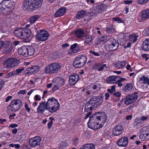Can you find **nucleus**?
Segmentation results:
<instances>
[{"label":"nucleus","instance_id":"nucleus-27","mask_svg":"<svg viewBox=\"0 0 149 149\" xmlns=\"http://www.w3.org/2000/svg\"><path fill=\"white\" fill-rule=\"evenodd\" d=\"M94 66L99 71H102L104 69V68H107V65L106 64L102 65V63H97L94 65Z\"/></svg>","mask_w":149,"mask_h":149},{"label":"nucleus","instance_id":"nucleus-23","mask_svg":"<svg viewBox=\"0 0 149 149\" xmlns=\"http://www.w3.org/2000/svg\"><path fill=\"white\" fill-rule=\"evenodd\" d=\"M27 46H22L18 49V53L20 55H22L24 57H28L27 54Z\"/></svg>","mask_w":149,"mask_h":149},{"label":"nucleus","instance_id":"nucleus-18","mask_svg":"<svg viewBox=\"0 0 149 149\" xmlns=\"http://www.w3.org/2000/svg\"><path fill=\"white\" fill-rule=\"evenodd\" d=\"M24 29L18 28L14 31V33L16 37L24 40Z\"/></svg>","mask_w":149,"mask_h":149},{"label":"nucleus","instance_id":"nucleus-3","mask_svg":"<svg viewBox=\"0 0 149 149\" xmlns=\"http://www.w3.org/2000/svg\"><path fill=\"white\" fill-rule=\"evenodd\" d=\"M22 105V101L20 100L15 99L12 100L8 105L7 109L8 113L15 112L19 110Z\"/></svg>","mask_w":149,"mask_h":149},{"label":"nucleus","instance_id":"nucleus-11","mask_svg":"<svg viewBox=\"0 0 149 149\" xmlns=\"http://www.w3.org/2000/svg\"><path fill=\"white\" fill-rule=\"evenodd\" d=\"M64 80L62 78L57 77L54 79L53 80V84L54 86L52 88L53 90L55 91L62 86L64 84Z\"/></svg>","mask_w":149,"mask_h":149},{"label":"nucleus","instance_id":"nucleus-47","mask_svg":"<svg viewBox=\"0 0 149 149\" xmlns=\"http://www.w3.org/2000/svg\"><path fill=\"white\" fill-rule=\"evenodd\" d=\"M34 99L35 101H39L41 99V97L40 95H36L34 97Z\"/></svg>","mask_w":149,"mask_h":149},{"label":"nucleus","instance_id":"nucleus-49","mask_svg":"<svg viewBox=\"0 0 149 149\" xmlns=\"http://www.w3.org/2000/svg\"><path fill=\"white\" fill-rule=\"evenodd\" d=\"M117 77L118 78H117L118 79L117 80V83H118V82H121L125 81L126 80L125 79L123 78H120L119 76H118Z\"/></svg>","mask_w":149,"mask_h":149},{"label":"nucleus","instance_id":"nucleus-62","mask_svg":"<svg viewBox=\"0 0 149 149\" xmlns=\"http://www.w3.org/2000/svg\"><path fill=\"white\" fill-rule=\"evenodd\" d=\"M147 54H143L142 55V57L145 59V61H147V60L148 59H149V58L147 56Z\"/></svg>","mask_w":149,"mask_h":149},{"label":"nucleus","instance_id":"nucleus-45","mask_svg":"<svg viewBox=\"0 0 149 149\" xmlns=\"http://www.w3.org/2000/svg\"><path fill=\"white\" fill-rule=\"evenodd\" d=\"M7 41H3L0 40V50H1L2 47H4Z\"/></svg>","mask_w":149,"mask_h":149},{"label":"nucleus","instance_id":"nucleus-36","mask_svg":"<svg viewBox=\"0 0 149 149\" xmlns=\"http://www.w3.org/2000/svg\"><path fill=\"white\" fill-rule=\"evenodd\" d=\"M86 14V12L84 10H81L78 12L76 15V18L78 19L84 17Z\"/></svg>","mask_w":149,"mask_h":149},{"label":"nucleus","instance_id":"nucleus-38","mask_svg":"<svg viewBox=\"0 0 149 149\" xmlns=\"http://www.w3.org/2000/svg\"><path fill=\"white\" fill-rule=\"evenodd\" d=\"M39 18V17L38 15H34L29 18V21L31 24H32L34 23Z\"/></svg>","mask_w":149,"mask_h":149},{"label":"nucleus","instance_id":"nucleus-30","mask_svg":"<svg viewBox=\"0 0 149 149\" xmlns=\"http://www.w3.org/2000/svg\"><path fill=\"white\" fill-rule=\"evenodd\" d=\"M142 48L144 51H148L149 50V39H146L143 42Z\"/></svg>","mask_w":149,"mask_h":149},{"label":"nucleus","instance_id":"nucleus-55","mask_svg":"<svg viewBox=\"0 0 149 149\" xmlns=\"http://www.w3.org/2000/svg\"><path fill=\"white\" fill-rule=\"evenodd\" d=\"M141 122V121L139 118H136L134 122V124L135 125H137L139 123H140Z\"/></svg>","mask_w":149,"mask_h":149},{"label":"nucleus","instance_id":"nucleus-2","mask_svg":"<svg viewBox=\"0 0 149 149\" xmlns=\"http://www.w3.org/2000/svg\"><path fill=\"white\" fill-rule=\"evenodd\" d=\"M43 0H25L23 4L26 9L35 10L41 7Z\"/></svg>","mask_w":149,"mask_h":149},{"label":"nucleus","instance_id":"nucleus-64","mask_svg":"<svg viewBox=\"0 0 149 149\" xmlns=\"http://www.w3.org/2000/svg\"><path fill=\"white\" fill-rule=\"evenodd\" d=\"M144 33H145L146 36H149V28L145 30Z\"/></svg>","mask_w":149,"mask_h":149},{"label":"nucleus","instance_id":"nucleus-51","mask_svg":"<svg viewBox=\"0 0 149 149\" xmlns=\"http://www.w3.org/2000/svg\"><path fill=\"white\" fill-rule=\"evenodd\" d=\"M90 86L91 88H92L94 90L96 89L97 88V85L93 84H91Z\"/></svg>","mask_w":149,"mask_h":149},{"label":"nucleus","instance_id":"nucleus-37","mask_svg":"<svg viewBox=\"0 0 149 149\" xmlns=\"http://www.w3.org/2000/svg\"><path fill=\"white\" fill-rule=\"evenodd\" d=\"M126 64V62L118 61L115 65V67L116 68L119 69L122 68L125 66Z\"/></svg>","mask_w":149,"mask_h":149},{"label":"nucleus","instance_id":"nucleus-12","mask_svg":"<svg viewBox=\"0 0 149 149\" xmlns=\"http://www.w3.org/2000/svg\"><path fill=\"white\" fill-rule=\"evenodd\" d=\"M137 93L136 92L127 95L125 98L124 102L126 105H129L132 104L136 100L138 96L136 95Z\"/></svg>","mask_w":149,"mask_h":149},{"label":"nucleus","instance_id":"nucleus-22","mask_svg":"<svg viewBox=\"0 0 149 149\" xmlns=\"http://www.w3.org/2000/svg\"><path fill=\"white\" fill-rule=\"evenodd\" d=\"M39 70V67L37 66H33L31 67L28 68L26 70L25 72L26 74H28L31 75L33 74H35L38 72Z\"/></svg>","mask_w":149,"mask_h":149},{"label":"nucleus","instance_id":"nucleus-48","mask_svg":"<svg viewBox=\"0 0 149 149\" xmlns=\"http://www.w3.org/2000/svg\"><path fill=\"white\" fill-rule=\"evenodd\" d=\"M149 0H139L138 3L139 4H145L147 3Z\"/></svg>","mask_w":149,"mask_h":149},{"label":"nucleus","instance_id":"nucleus-39","mask_svg":"<svg viewBox=\"0 0 149 149\" xmlns=\"http://www.w3.org/2000/svg\"><path fill=\"white\" fill-rule=\"evenodd\" d=\"M73 65L74 67L76 68H80L84 66V65L81 63V62H79L76 59L74 61L73 63Z\"/></svg>","mask_w":149,"mask_h":149},{"label":"nucleus","instance_id":"nucleus-4","mask_svg":"<svg viewBox=\"0 0 149 149\" xmlns=\"http://www.w3.org/2000/svg\"><path fill=\"white\" fill-rule=\"evenodd\" d=\"M62 64L59 63H54L49 65L45 68L44 71L45 73L48 74H53L57 73L61 70Z\"/></svg>","mask_w":149,"mask_h":149},{"label":"nucleus","instance_id":"nucleus-25","mask_svg":"<svg viewBox=\"0 0 149 149\" xmlns=\"http://www.w3.org/2000/svg\"><path fill=\"white\" fill-rule=\"evenodd\" d=\"M66 11V9L65 8H61L56 12L55 14V16L56 17L61 16L65 13Z\"/></svg>","mask_w":149,"mask_h":149},{"label":"nucleus","instance_id":"nucleus-46","mask_svg":"<svg viewBox=\"0 0 149 149\" xmlns=\"http://www.w3.org/2000/svg\"><path fill=\"white\" fill-rule=\"evenodd\" d=\"M113 19L115 21L117 22L118 23H121L122 22V21L120 18L119 17H115L113 18Z\"/></svg>","mask_w":149,"mask_h":149},{"label":"nucleus","instance_id":"nucleus-26","mask_svg":"<svg viewBox=\"0 0 149 149\" xmlns=\"http://www.w3.org/2000/svg\"><path fill=\"white\" fill-rule=\"evenodd\" d=\"M24 41L26 42L29 41L28 38L30 37L31 35V32L30 30L24 29Z\"/></svg>","mask_w":149,"mask_h":149},{"label":"nucleus","instance_id":"nucleus-29","mask_svg":"<svg viewBox=\"0 0 149 149\" xmlns=\"http://www.w3.org/2000/svg\"><path fill=\"white\" fill-rule=\"evenodd\" d=\"M76 59L79 62H81L84 65L87 61L86 56L84 55H79Z\"/></svg>","mask_w":149,"mask_h":149},{"label":"nucleus","instance_id":"nucleus-14","mask_svg":"<svg viewBox=\"0 0 149 149\" xmlns=\"http://www.w3.org/2000/svg\"><path fill=\"white\" fill-rule=\"evenodd\" d=\"M102 102V98L101 97H97L96 96L94 97L91 98L88 102L89 104L92 106H94L95 105L96 106L100 104Z\"/></svg>","mask_w":149,"mask_h":149},{"label":"nucleus","instance_id":"nucleus-60","mask_svg":"<svg viewBox=\"0 0 149 149\" xmlns=\"http://www.w3.org/2000/svg\"><path fill=\"white\" fill-rule=\"evenodd\" d=\"M148 117L146 116H142L139 118L141 121H143L146 120L147 119Z\"/></svg>","mask_w":149,"mask_h":149},{"label":"nucleus","instance_id":"nucleus-15","mask_svg":"<svg viewBox=\"0 0 149 149\" xmlns=\"http://www.w3.org/2000/svg\"><path fill=\"white\" fill-rule=\"evenodd\" d=\"M123 127L120 124L116 125L112 130V134L114 136H118L121 134L124 131Z\"/></svg>","mask_w":149,"mask_h":149},{"label":"nucleus","instance_id":"nucleus-6","mask_svg":"<svg viewBox=\"0 0 149 149\" xmlns=\"http://www.w3.org/2000/svg\"><path fill=\"white\" fill-rule=\"evenodd\" d=\"M107 44L105 45L107 51L111 52L118 49L119 44L114 38H112L107 40Z\"/></svg>","mask_w":149,"mask_h":149},{"label":"nucleus","instance_id":"nucleus-1","mask_svg":"<svg viewBox=\"0 0 149 149\" xmlns=\"http://www.w3.org/2000/svg\"><path fill=\"white\" fill-rule=\"evenodd\" d=\"M107 120L104 113H96L89 118L88 124V127L93 130H96L102 127Z\"/></svg>","mask_w":149,"mask_h":149},{"label":"nucleus","instance_id":"nucleus-41","mask_svg":"<svg viewBox=\"0 0 149 149\" xmlns=\"http://www.w3.org/2000/svg\"><path fill=\"white\" fill-rule=\"evenodd\" d=\"M92 109V107L89 104V103L87 102L85 107V111L88 112H90L89 111H91Z\"/></svg>","mask_w":149,"mask_h":149},{"label":"nucleus","instance_id":"nucleus-8","mask_svg":"<svg viewBox=\"0 0 149 149\" xmlns=\"http://www.w3.org/2000/svg\"><path fill=\"white\" fill-rule=\"evenodd\" d=\"M49 36V34L47 31L41 29L38 31L36 38L39 41H45L47 40Z\"/></svg>","mask_w":149,"mask_h":149},{"label":"nucleus","instance_id":"nucleus-9","mask_svg":"<svg viewBox=\"0 0 149 149\" xmlns=\"http://www.w3.org/2000/svg\"><path fill=\"white\" fill-rule=\"evenodd\" d=\"M19 63V61L16 58H9L4 61L3 65L6 68L10 69L17 65Z\"/></svg>","mask_w":149,"mask_h":149},{"label":"nucleus","instance_id":"nucleus-7","mask_svg":"<svg viewBox=\"0 0 149 149\" xmlns=\"http://www.w3.org/2000/svg\"><path fill=\"white\" fill-rule=\"evenodd\" d=\"M107 6L106 5L98 3L94 5L92 13L94 15L100 13L107 11Z\"/></svg>","mask_w":149,"mask_h":149},{"label":"nucleus","instance_id":"nucleus-52","mask_svg":"<svg viewBox=\"0 0 149 149\" xmlns=\"http://www.w3.org/2000/svg\"><path fill=\"white\" fill-rule=\"evenodd\" d=\"M78 45V44L76 43H75L73 44V45L71 46L70 48L71 49L75 50V49H76V47Z\"/></svg>","mask_w":149,"mask_h":149},{"label":"nucleus","instance_id":"nucleus-10","mask_svg":"<svg viewBox=\"0 0 149 149\" xmlns=\"http://www.w3.org/2000/svg\"><path fill=\"white\" fill-rule=\"evenodd\" d=\"M139 138L142 141H145L149 139V126L143 127L140 131Z\"/></svg>","mask_w":149,"mask_h":149},{"label":"nucleus","instance_id":"nucleus-53","mask_svg":"<svg viewBox=\"0 0 149 149\" xmlns=\"http://www.w3.org/2000/svg\"><path fill=\"white\" fill-rule=\"evenodd\" d=\"M78 51H76V50H71L69 51L68 52V54L69 55H72L74 54V53L77 52Z\"/></svg>","mask_w":149,"mask_h":149},{"label":"nucleus","instance_id":"nucleus-56","mask_svg":"<svg viewBox=\"0 0 149 149\" xmlns=\"http://www.w3.org/2000/svg\"><path fill=\"white\" fill-rule=\"evenodd\" d=\"M25 107L28 112H29L31 110L30 109L29 107L28 104L26 103H25Z\"/></svg>","mask_w":149,"mask_h":149},{"label":"nucleus","instance_id":"nucleus-40","mask_svg":"<svg viewBox=\"0 0 149 149\" xmlns=\"http://www.w3.org/2000/svg\"><path fill=\"white\" fill-rule=\"evenodd\" d=\"M27 54L28 56H31L33 55L35 52V50L32 47H28L27 46Z\"/></svg>","mask_w":149,"mask_h":149},{"label":"nucleus","instance_id":"nucleus-59","mask_svg":"<svg viewBox=\"0 0 149 149\" xmlns=\"http://www.w3.org/2000/svg\"><path fill=\"white\" fill-rule=\"evenodd\" d=\"M18 125L17 124H12L10 125L9 126V127H11L12 128H15L18 126Z\"/></svg>","mask_w":149,"mask_h":149},{"label":"nucleus","instance_id":"nucleus-61","mask_svg":"<svg viewBox=\"0 0 149 149\" xmlns=\"http://www.w3.org/2000/svg\"><path fill=\"white\" fill-rule=\"evenodd\" d=\"M26 93V91L25 90H21L18 93V94H21L24 95Z\"/></svg>","mask_w":149,"mask_h":149},{"label":"nucleus","instance_id":"nucleus-33","mask_svg":"<svg viewBox=\"0 0 149 149\" xmlns=\"http://www.w3.org/2000/svg\"><path fill=\"white\" fill-rule=\"evenodd\" d=\"M79 149H95V146L93 143H87L83 145Z\"/></svg>","mask_w":149,"mask_h":149},{"label":"nucleus","instance_id":"nucleus-28","mask_svg":"<svg viewBox=\"0 0 149 149\" xmlns=\"http://www.w3.org/2000/svg\"><path fill=\"white\" fill-rule=\"evenodd\" d=\"M139 82L143 84H147L149 85V78L147 76L143 75L140 78Z\"/></svg>","mask_w":149,"mask_h":149},{"label":"nucleus","instance_id":"nucleus-42","mask_svg":"<svg viewBox=\"0 0 149 149\" xmlns=\"http://www.w3.org/2000/svg\"><path fill=\"white\" fill-rule=\"evenodd\" d=\"M92 40V37L91 36H88L85 41L84 42V43L86 45L87 44H91Z\"/></svg>","mask_w":149,"mask_h":149},{"label":"nucleus","instance_id":"nucleus-35","mask_svg":"<svg viewBox=\"0 0 149 149\" xmlns=\"http://www.w3.org/2000/svg\"><path fill=\"white\" fill-rule=\"evenodd\" d=\"M139 38L138 35L132 33L129 36L130 40L133 42H136Z\"/></svg>","mask_w":149,"mask_h":149},{"label":"nucleus","instance_id":"nucleus-19","mask_svg":"<svg viewBox=\"0 0 149 149\" xmlns=\"http://www.w3.org/2000/svg\"><path fill=\"white\" fill-rule=\"evenodd\" d=\"M117 143L118 146L126 147L128 143V139L127 137L124 136L121 138H120L117 142Z\"/></svg>","mask_w":149,"mask_h":149},{"label":"nucleus","instance_id":"nucleus-34","mask_svg":"<svg viewBox=\"0 0 149 149\" xmlns=\"http://www.w3.org/2000/svg\"><path fill=\"white\" fill-rule=\"evenodd\" d=\"M10 0H3L2 1L3 5L8 8H10L13 6V3L10 1Z\"/></svg>","mask_w":149,"mask_h":149},{"label":"nucleus","instance_id":"nucleus-57","mask_svg":"<svg viewBox=\"0 0 149 149\" xmlns=\"http://www.w3.org/2000/svg\"><path fill=\"white\" fill-rule=\"evenodd\" d=\"M4 6L3 5V3H2V1L0 3V11H3L4 10Z\"/></svg>","mask_w":149,"mask_h":149},{"label":"nucleus","instance_id":"nucleus-16","mask_svg":"<svg viewBox=\"0 0 149 149\" xmlns=\"http://www.w3.org/2000/svg\"><path fill=\"white\" fill-rule=\"evenodd\" d=\"M46 110L49 111L47 102L44 101L40 103V104L37 108L38 112L43 113Z\"/></svg>","mask_w":149,"mask_h":149},{"label":"nucleus","instance_id":"nucleus-43","mask_svg":"<svg viewBox=\"0 0 149 149\" xmlns=\"http://www.w3.org/2000/svg\"><path fill=\"white\" fill-rule=\"evenodd\" d=\"M49 119L51 120V121L49 122L47 125L48 126V128H51L52 126V125L53 123V121L54 120V118L52 117L49 118Z\"/></svg>","mask_w":149,"mask_h":149},{"label":"nucleus","instance_id":"nucleus-20","mask_svg":"<svg viewBox=\"0 0 149 149\" xmlns=\"http://www.w3.org/2000/svg\"><path fill=\"white\" fill-rule=\"evenodd\" d=\"M148 19H149V8H147L142 11L140 20L141 22H143Z\"/></svg>","mask_w":149,"mask_h":149},{"label":"nucleus","instance_id":"nucleus-54","mask_svg":"<svg viewBox=\"0 0 149 149\" xmlns=\"http://www.w3.org/2000/svg\"><path fill=\"white\" fill-rule=\"evenodd\" d=\"M89 52L95 56H98L100 55L97 53L92 51H90Z\"/></svg>","mask_w":149,"mask_h":149},{"label":"nucleus","instance_id":"nucleus-24","mask_svg":"<svg viewBox=\"0 0 149 149\" xmlns=\"http://www.w3.org/2000/svg\"><path fill=\"white\" fill-rule=\"evenodd\" d=\"M117 76H111L108 77L106 79V82L108 84H112L117 83L118 79Z\"/></svg>","mask_w":149,"mask_h":149},{"label":"nucleus","instance_id":"nucleus-32","mask_svg":"<svg viewBox=\"0 0 149 149\" xmlns=\"http://www.w3.org/2000/svg\"><path fill=\"white\" fill-rule=\"evenodd\" d=\"M75 34L76 36L79 38L83 37L84 35V33L82 29H79L75 31Z\"/></svg>","mask_w":149,"mask_h":149},{"label":"nucleus","instance_id":"nucleus-17","mask_svg":"<svg viewBox=\"0 0 149 149\" xmlns=\"http://www.w3.org/2000/svg\"><path fill=\"white\" fill-rule=\"evenodd\" d=\"M13 48V45L10 41H7L4 46V48L3 50V54H7L11 52Z\"/></svg>","mask_w":149,"mask_h":149},{"label":"nucleus","instance_id":"nucleus-58","mask_svg":"<svg viewBox=\"0 0 149 149\" xmlns=\"http://www.w3.org/2000/svg\"><path fill=\"white\" fill-rule=\"evenodd\" d=\"M3 81L2 79H0V90L3 87Z\"/></svg>","mask_w":149,"mask_h":149},{"label":"nucleus","instance_id":"nucleus-5","mask_svg":"<svg viewBox=\"0 0 149 149\" xmlns=\"http://www.w3.org/2000/svg\"><path fill=\"white\" fill-rule=\"evenodd\" d=\"M49 111L51 113L56 111L59 107L60 104L54 98H49L47 102Z\"/></svg>","mask_w":149,"mask_h":149},{"label":"nucleus","instance_id":"nucleus-21","mask_svg":"<svg viewBox=\"0 0 149 149\" xmlns=\"http://www.w3.org/2000/svg\"><path fill=\"white\" fill-rule=\"evenodd\" d=\"M79 77L77 74L71 75L69 78V83L71 85H74L78 81Z\"/></svg>","mask_w":149,"mask_h":149},{"label":"nucleus","instance_id":"nucleus-13","mask_svg":"<svg viewBox=\"0 0 149 149\" xmlns=\"http://www.w3.org/2000/svg\"><path fill=\"white\" fill-rule=\"evenodd\" d=\"M41 141V139L40 136H36L29 139V145L31 146L34 147L39 145Z\"/></svg>","mask_w":149,"mask_h":149},{"label":"nucleus","instance_id":"nucleus-50","mask_svg":"<svg viewBox=\"0 0 149 149\" xmlns=\"http://www.w3.org/2000/svg\"><path fill=\"white\" fill-rule=\"evenodd\" d=\"M24 70V67H22L20 68L16 69V71H17V74H18L22 73V72Z\"/></svg>","mask_w":149,"mask_h":149},{"label":"nucleus","instance_id":"nucleus-31","mask_svg":"<svg viewBox=\"0 0 149 149\" xmlns=\"http://www.w3.org/2000/svg\"><path fill=\"white\" fill-rule=\"evenodd\" d=\"M125 92L128 93L133 90V87L132 84L127 83L123 88Z\"/></svg>","mask_w":149,"mask_h":149},{"label":"nucleus","instance_id":"nucleus-63","mask_svg":"<svg viewBox=\"0 0 149 149\" xmlns=\"http://www.w3.org/2000/svg\"><path fill=\"white\" fill-rule=\"evenodd\" d=\"M78 139L77 138H75L74 139V141L73 142L74 144L76 146L78 142Z\"/></svg>","mask_w":149,"mask_h":149},{"label":"nucleus","instance_id":"nucleus-44","mask_svg":"<svg viewBox=\"0 0 149 149\" xmlns=\"http://www.w3.org/2000/svg\"><path fill=\"white\" fill-rule=\"evenodd\" d=\"M113 30L114 29L112 26L109 25L107 26L106 29V31L108 33H110L112 32Z\"/></svg>","mask_w":149,"mask_h":149}]
</instances>
